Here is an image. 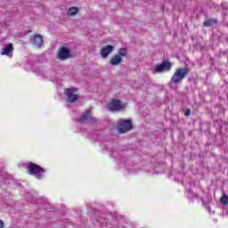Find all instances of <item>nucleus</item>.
<instances>
[{
  "mask_svg": "<svg viewBox=\"0 0 228 228\" xmlns=\"http://www.w3.org/2000/svg\"><path fill=\"white\" fill-rule=\"evenodd\" d=\"M221 202L224 204V206H228V196L226 194H224L221 198Z\"/></svg>",
  "mask_w": 228,
  "mask_h": 228,
  "instance_id": "nucleus-16",
  "label": "nucleus"
},
{
  "mask_svg": "<svg viewBox=\"0 0 228 228\" xmlns=\"http://www.w3.org/2000/svg\"><path fill=\"white\" fill-rule=\"evenodd\" d=\"M110 63L113 67H117V65L122 63V57L120 55H114L110 58Z\"/></svg>",
  "mask_w": 228,
  "mask_h": 228,
  "instance_id": "nucleus-12",
  "label": "nucleus"
},
{
  "mask_svg": "<svg viewBox=\"0 0 228 228\" xmlns=\"http://www.w3.org/2000/svg\"><path fill=\"white\" fill-rule=\"evenodd\" d=\"M13 54V45L8 44L6 46L1 49V55L2 56H9L12 58Z\"/></svg>",
  "mask_w": 228,
  "mask_h": 228,
  "instance_id": "nucleus-11",
  "label": "nucleus"
},
{
  "mask_svg": "<svg viewBox=\"0 0 228 228\" xmlns=\"http://www.w3.org/2000/svg\"><path fill=\"white\" fill-rule=\"evenodd\" d=\"M78 122H95V118L92 117V112L87 110L81 115L78 118Z\"/></svg>",
  "mask_w": 228,
  "mask_h": 228,
  "instance_id": "nucleus-10",
  "label": "nucleus"
},
{
  "mask_svg": "<svg viewBox=\"0 0 228 228\" xmlns=\"http://www.w3.org/2000/svg\"><path fill=\"white\" fill-rule=\"evenodd\" d=\"M76 94V88H69L64 91L66 102H76L77 101V94Z\"/></svg>",
  "mask_w": 228,
  "mask_h": 228,
  "instance_id": "nucleus-5",
  "label": "nucleus"
},
{
  "mask_svg": "<svg viewBox=\"0 0 228 228\" xmlns=\"http://www.w3.org/2000/svg\"><path fill=\"white\" fill-rule=\"evenodd\" d=\"M190 115H191V110L187 109L184 112V116L185 117H190Z\"/></svg>",
  "mask_w": 228,
  "mask_h": 228,
  "instance_id": "nucleus-18",
  "label": "nucleus"
},
{
  "mask_svg": "<svg viewBox=\"0 0 228 228\" xmlns=\"http://www.w3.org/2000/svg\"><path fill=\"white\" fill-rule=\"evenodd\" d=\"M31 44H33L35 47H37L38 49H40V47L44 45V37H42V35L37 34L31 39Z\"/></svg>",
  "mask_w": 228,
  "mask_h": 228,
  "instance_id": "nucleus-8",
  "label": "nucleus"
},
{
  "mask_svg": "<svg viewBox=\"0 0 228 228\" xmlns=\"http://www.w3.org/2000/svg\"><path fill=\"white\" fill-rule=\"evenodd\" d=\"M190 70L188 68H180L176 69V71L174 73L173 77H171V83H174L175 85H177L179 83H182L183 79L187 77Z\"/></svg>",
  "mask_w": 228,
  "mask_h": 228,
  "instance_id": "nucleus-2",
  "label": "nucleus"
},
{
  "mask_svg": "<svg viewBox=\"0 0 228 228\" xmlns=\"http://www.w3.org/2000/svg\"><path fill=\"white\" fill-rule=\"evenodd\" d=\"M133 129V123L129 119H119L118 125V131L119 134H124Z\"/></svg>",
  "mask_w": 228,
  "mask_h": 228,
  "instance_id": "nucleus-3",
  "label": "nucleus"
},
{
  "mask_svg": "<svg viewBox=\"0 0 228 228\" xmlns=\"http://www.w3.org/2000/svg\"><path fill=\"white\" fill-rule=\"evenodd\" d=\"M118 56H127V49L126 48H121L118 50Z\"/></svg>",
  "mask_w": 228,
  "mask_h": 228,
  "instance_id": "nucleus-15",
  "label": "nucleus"
},
{
  "mask_svg": "<svg viewBox=\"0 0 228 228\" xmlns=\"http://www.w3.org/2000/svg\"><path fill=\"white\" fill-rule=\"evenodd\" d=\"M113 49H115L113 45H105L102 47V49L100 50V54L102 58H108V56H110V54L113 53Z\"/></svg>",
  "mask_w": 228,
  "mask_h": 228,
  "instance_id": "nucleus-9",
  "label": "nucleus"
},
{
  "mask_svg": "<svg viewBox=\"0 0 228 228\" xmlns=\"http://www.w3.org/2000/svg\"><path fill=\"white\" fill-rule=\"evenodd\" d=\"M69 58H70V49L62 46L58 50L57 60L63 61L65 60H69Z\"/></svg>",
  "mask_w": 228,
  "mask_h": 228,
  "instance_id": "nucleus-6",
  "label": "nucleus"
},
{
  "mask_svg": "<svg viewBox=\"0 0 228 228\" xmlns=\"http://www.w3.org/2000/svg\"><path fill=\"white\" fill-rule=\"evenodd\" d=\"M170 69H172V63L168 61H164L155 66V73L161 74V72H167V70H170Z\"/></svg>",
  "mask_w": 228,
  "mask_h": 228,
  "instance_id": "nucleus-7",
  "label": "nucleus"
},
{
  "mask_svg": "<svg viewBox=\"0 0 228 228\" xmlns=\"http://www.w3.org/2000/svg\"><path fill=\"white\" fill-rule=\"evenodd\" d=\"M4 227V223H3V220H0V228Z\"/></svg>",
  "mask_w": 228,
  "mask_h": 228,
  "instance_id": "nucleus-19",
  "label": "nucleus"
},
{
  "mask_svg": "<svg viewBox=\"0 0 228 228\" xmlns=\"http://www.w3.org/2000/svg\"><path fill=\"white\" fill-rule=\"evenodd\" d=\"M79 12V9L77 7H70L68 10V16L69 17H74V15H77V13Z\"/></svg>",
  "mask_w": 228,
  "mask_h": 228,
  "instance_id": "nucleus-13",
  "label": "nucleus"
},
{
  "mask_svg": "<svg viewBox=\"0 0 228 228\" xmlns=\"http://www.w3.org/2000/svg\"><path fill=\"white\" fill-rule=\"evenodd\" d=\"M27 169H28V174H29V175H35L36 179H42V175H44L45 172L44 168H42V167L32 162H30L27 166Z\"/></svg>",
  "mask_w": 228,
  "mask_h": 228,
  "instance_id": "nucleus-1",
  "label": "nucleus"
},
{
  "mask_svg": "<svg viewBox=\"0 0 228 228\" xmlns=\"http://www.w3.org/2000/svg\"><path fill=\"white\" fill-rule=\"evenodd\" d=\"M213 20H208L206 21H204L203 26H205L206 28H209V26H211V24H213Z\"/></svg>",
  "mask_w": 228,
  "mask_h": 228,
  "instance_id": "nucleus-17",
  "label": "nucleus"
},
{
  "mask_svg": "<svg viewBox=\"0 0 228 228\" xmlns=\"http://www.w3.org/2000/svg\"><path fill=\"white\" fill-rule=\"evenodd\" d=\"M126 108V104L122 103L120 100H112L107 104L109 111H122Z\"/></svg>",
  "mask_w": 228,
  "mask_h": 228,
  "instance_id": "nucleus-4",
  "label": "nucleus"
},
{
  "mask_svg": "<svg viewBox=\"0 0 228 228\" xmlns=\"http://www.w3.org/2000/svg\"><path fill=\"white\" fill-rule=\"evenodd\" d=\"M186 194H187L188 199H190V197H191V200H193L194 199H195V200L199 199V195L194 194V193L191 192V191H190V190L187 191Z\"/></svg>",
  "mask_w": 228,
  "mask_h": 228,
  "instance_id": "nucleus-14",
  "label": "nucleus"
}]
</instances>
